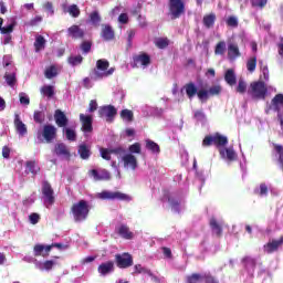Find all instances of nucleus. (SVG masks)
Returning a JSON list of instances; mask_svg holds the SVG:
<instances>
[{"instance_id":"2f4dec72","label":"nucleus","mask_w":283,"mask_h":283,"mask_svg":"<svg viewBox=\"0 0 283 283\" xmlns=\"http://www.w3.org/2000/svg\"><path fill=\"white\" fill-rule=\"evenodd\" d=\"M42 96H46V98H52L55 94L54 86L52 85H44L40 90Z\"/></svg>"},{"instance_id":"69168bd1","label":"nucleus","mask_w":283,"mask_h":283,"mask_svg":"<svg viewBox=\"0 0 283 283\" xmlns=\"http://www.w3.org/2000/svg\"><path fill=\"white\" fill-rule=\"evenodd\" d=\"M43 266H44L45 271H52V269L54 266V261L48 260L43 263Z\"/></svg>"},{"instance_id":"58836bf2","label":"nucleus","mask_w":283,"mask_h":283,"mask_svg":"<svg viewBox=\"0 0 283 283\" xmlns=\"http://www.w3.org/2000/svg\"><path fill=\"white\" fill-rule=\"evenodd\" d=\"M273 147L276 154L279 155L277 161L283 171V146L279 144H273Z\"/></svg>"},{"instance_id":"f03ea898","label":"nucleus","mask_w":283,"mask_h":283,"mask_svg":"<svg viewBox=\"0 0 283 283\" xmlns=\"http://www.w3.org/2000/svg\"><path fill=\"white\" fill-rule=\"evenodd\" d=\"M114 72H116V69H109V61L106 59H99L96 61V67L93 70L91 78L93 81H101V78H107V76H112Z\"/></svg>"},{"instance_id":"a878e982","label":"nucleus","mask_w":283,"mask_h":283,"mask_svg":"<svg viewBox=\"0 0 283 283\" xmlns=\"http://www.w3.org/2000/svg\"><path fill=\"white\" fill-rule=\"evenodd\" d=\"M216 13H209L203 15L202 23L205 28H207L208 30H210V28H213V25H216Z\"/></svg>"},{"instance_id":"bb28decb","label":"nucleus","mask_w":283,"mask_h":283,"mask_svg":"<svg viewBox=\"0 0 283 283\" xmlns=\"http://www.w3.org/2000/svg\"><path fill=\"white\" fill-rule=\"evenodd\" d=\"M213 136L214 145L217 147H227V145H229V138H227V136L221 135L220 133H216Z\"/></svg>"},{"instance_id":"c85d7f7f","label":"nucleus","mask_w":283,"mask_h":283,"mask_svg":"<svg viewBox=\"0 0 283 283\" xmlns=\"http://www.w3.org/2000/svg\"><path fill=\"white\" fill-rule=\"evenodd\" d=\"M54 154H56V156H70V149H67L64 143H60L55 145Z\"/></svg>"},{"instance_id":"39448f33","label":"nucleus","mask_w":283,"mask_h":283,"mask_svg":"<svg viewBox=\"0 0 283 283\" xmlns=\"http://www.w3.org/2000/svg\"><path fill=\"white\" fill-rule=\"evenodd\" d=\"M98 198H101V200H120L123 202H132V196L120 191L112 192L104 190L98 195Z\"/></svg>"},{"instance_id":"5701e85b","label":"nucleus","mask_w":283,"mask_h":283,"mask_svg":"<svg viewBox=\"0 0 283 283\" xmlns=\"http://www.w3.org/2000/svg\"><path fill=\"white\" fill-rule=\"evenodd\" d=\"M77 154L82 160H88L90 156H92V150L87 144H81L77 149Z\"/></svg>"},{"instance_id":"6e6552de","label":"nucleus","mask_w":283,"mask_h":283,"mask_svg":"<svg viewBox=\"0 0 283 283\" xmlns=\"http://www.w3.org/2000/svg\"><path fill=\"white\" fill-rule=\"evenodd\" d=\"M116 114H118V111L116 109V107H114V105H105L99 107L98 109L99 118H105L106 123H114Z\"/></svg>"},{"instance_id":"774afa93","label":"nucleus","mask_w":283,"mask_h":283,"mask_svg":"<svg viewBox=\"0 0 283 283\" xmlns=\"http://www.w3.org/2000/svg\"><path fill=\"white\" fill-rule=\"evenodd\" d=\"M260 196H266V193H269V187L266 186V184H261L260 185Z\"/></svg>"},{"instance_id":"4468645a","label":"nucleus","mask_w":283,"mask_h":283,"mask_svg":"<svg viewBox=\"0 0 283 283\" xmlns=\"http://www.w3.org/2000/svg\"><path fill=\"white\" fill-rule=\"evenodd\" d=\"M114 261H106L104 263H101L97 268V273L105 277V275H109V273H114L115 271Z\"/></svg>"},{"instance_id":"e2e57ef3","label":"nucleus","mask_w":283,"mask_h":283,"mask_svg":"<svg viewBox=\"0 0 283 283\" xmlns=\"http://www.w3.org/2000/svg\"><path fill=\"white\" fill-rule=\"evenodd\" d=\"M127 34H128V36H127L128 48H132V41H134V36H136V31L128 30Z\"/></svg>"},{"instance_id":"e433bc0d","label":"nucleus","mask_w":283,"mask_h":283,"mask_svg":"<svg viewBox=\"0 0 283 283\" xmlns=\"http://www.w3.org/2000/svg\"><path fill=\"white\" fill-rule=\"evenodd\" d=\"M4 80L9 87H14L17 85V73H6Z\"/></svg>"},{"instance_id":"09e8293b","label":"nucleus","mask_w":283,"mask_h":283,"mask_svg":"<svg viewBox=\"0 0 283 283\" xmlns=\"http://www.w3.org/2000/svg\"><path fill=\"white\" fill-rule=\"evenodd\" d=\"M235 91L238 92V94L247 93V82L243 78L239 80Z\"/></svg>"},{"instance_id":"0eeeda50","label":"nucleus","mask_w":283,"mask_h":283,"mask_svg":"<svg viewBox=\"0 0 283 283\" xmlns=\"http://www.w3.org/2000/svg\"><path fill=\"white\" fill-rule=\"evenodd\" d=\"M115 264L118 269H129L134 266V256L127 252L115 254Z\"/></svg>"},{"instance_id":"864d4df0","label":"nucleus","mask_w":283,"mask_h":283,"mask_svg":"<svg viewBox=\"0 0 283 283\" xmlns=\"http://www.w3.org/2000/svg\"><path fill=\"white\" fill-rule=\"evenodd\" d=\"M99 151L104 160H112V149L101 148Z\"/></svg>"},{"instance_id":"8fccbe9b","label":"nucleus","mask_w":283,"mask_h":283,"mask_svg":"<svg viewBox=\"0 0 283 283\" xmlns=\"http://www.w3.org/2000/svg\"><path fill=\"white\" fill-rule=\"evenodd\" d=\"M81 50L83 54H90L92 52V42L91 41H84L81 43Z\"/></svg>"},{"instance_id":"7c9ffc66","label":"nucleus","mask_w":283,"mask_h":283,"mask_svg":"<svg viewBox=\"0 0 283 283\" xmlns=\"http://www.w3.org/2000/svg\"><path fill=\"white\" fill-rule=\"evenodd\" d=\"M44 76H45V78L52 80V78L59 76V70L56 69L55 65H51L45 69Z\"/></svg>"},{"instance_id":"f704fd0d","label":"nucleus","mask_w":283,"mask_h":283,"mask_svg":"<svg viewBox=\"0 0 283 283\" xmlns=\"http://www.w3.org/2000/svg\"><path fill=\"white\" fill-rule=\"evenodd\" d=\"M227 52V42L220 41L217 43L214 48V54L216 56H222Z\"/></svg>"},{"instance_id":"9b49d317","label":"nucleus","mask_w":283,"mask_h":283,"mask_svg":"<svg viewBox=\"0 0 283 283\" xmlns=\"http://www.w3.org/2000/svg\"><path fill=\"white\" fill-rule=\"evenodd\" d=\"M133 67H138V65H143V67H148L151 65V56L149 54L142 52L139 54L133 55Z\"/></svg>"},{"instance_id":"c756f323","label":"nucleus","mask_w":283,"mask_h":283,"mask_svg":"<svg viewBox=\"0 0 283 283\" xmlns=\"http://www.w3.org/2000/svg\"><path fill=\"white\" fill-rule=\"evenodd\" d=\"M169 17L176 19L178 17V0H169Z\"/></svg>"},{"instance_id":"20e7f679","label":"nucleus","mask_w":283,"mask_h":283,"mask_svg":"<svg viewBox=\"0 0 283 283\" xmlns=\"http://www.w3.org/2000/svg\"><path fill=\"white\" fill-rule=\"evenodd\" d=\"M269 93V88L263 81L252 82L248 90L249 96L254 101H264L266 98V94Z\"/></svg>"},{"instance_id":"dca6fc26","label":"nucleus","mask_w":283,"mask_h":283,"mask_svg":"<svg viewBox=\"0 0 283 283\" xmlns=\"http://www.w3.org/2000/svg\"><path fill=\"white\" fill-rule=\"evenodd\" d=\"M54 120L57 127H67V124L70 123V119H67V115L61 109H56L54 113Z\"/></svg>"},{"instance_id":"a19ab883","label":"nucleus","mask_w":283,"mask_h":283,"mask_svg":"<svg viewBox=\"0 0 283 283\" xmlns=\"http://www.w3.org/2000/svg\"><path fill=\"white\" fill-rule=\"evenodd\" d=\"M67 12L70 15L73 17V19H77V17H81V9H78V6L71 4L67 9Z\"/></svg>"},{"instance_id":"680f3d73","label":"nucleus","mask_w":283,"mask_h":283,"mask_svg":"<svg viewBox=\"0 0 283 283\" xmlns=\"http://www.w3.org/2000/svg\"><path fill=\"white\" fill-rule=\"evenodd\" d=\"M96 109H98V103L96 102V99H92L88 104V112L94 113L96 112Z\"/></svg>"},{"instance_id":"f8f14e48","label":"nucleus","mask_w":283,"mask_h":283,"mask_svg":"<svg viewBox=\"0 0 283 283\" xmlns=\"http://www.w3.org/2000/svg\"><path fill=\"white\" fill-rule=\"evenodd\" d=\"M80 122L82 123V132L84 134H92L94 132L92 115L80 114Z\"/></svg>"},{"instance_id":"3c124183","label":"nucleus","mask_w":283,"mask_h":283,"mask_svg":"<svg viewBox=\"0 0 283 283\" xmlns=\"http://www.w3.org/2000/svg\"><path fill=\"white\" fill-rule=\"evenodd\" d=\"M69 63L73 66L81 65V63H83V57L81 55L70 56Z\"/></svg>"},{"instance_id":"338daca9","label":"nucleus","mask_w":283,"mask_h":283,"mask_svg":"<svg viewBox=\"0 0 283 283\" xmlns=\"http://www.w3.org/2000/svg\"><path fill=\"white\" fill-rule=\"evenodd\" d=\"M111 154H115L116 156H123V154H125V150L123 147H117L111 149Z\"/></svg>"},{"instance_id":"cd10ccee","label":"nucleus","mask_w":283,"mask_h":283,"mask_svg":"<svg viewBox=\"0 0 283 283\" xmlns=\"http://www.w3.org/2000/svg\"><path fill=\"white\" fill-rule=\"evenodd\" d=\"M224 81L226 83H228V85H230L231 87H233V85H235L238 83V80L235 77V72L232 69H229L226 74H224Z\"/></svg>"},{"instance_id":"72a5a7b5","label":"nucleus","mask_w":283,"mask_h":283,"mask_svg":"<svg viewBox=\"0 0 283 283\" xmlns=\"http://www.w3.org/2000/svg\"><path fill=\"white\" fill-rule=\"evenodd\" d=\"M146 149L153 154H158L160 151V146L151 139H146Z\"/></svg>"},{"instance_id":"4be33fe9","label":"nucleus","mask_w":283,"mask_h":283,"mask_svg":"<svg viewBox=\"0 0 283 283\" xmlns=\"http://www.w3.org/2000/svg\"><path fill=\"white\" fill-rule=\"evenodd\" d=\"M209 224L212 233L217 235V238H222V224H220L213 217L210 219Z\"/></svg>"},{"instance_id":"a211bd4d","label":"nucleus","mask_w":283,"mask_h":283,"mask_svg":"<svg viewBox=\"0 0 283 283\" xmlns=\"http://www.w3.org/2000/svg\"><path fill=\"white\" fill-rule=\"evenodd\" d=\"M124 163V167H129L130 169L135 170L138 167V159L133 154H126L122 158Z\"/></svg>"},{"instance_id":"f3484780","label":"nucleus","mask_w":283,"mask_h":283,"mask_svg":"<svg viewBox=\"0 0 283 283\" xmlns=\"http://www.w3.org/2000/svg\"><path fill=\"white\" fill-rule=\"evenodd\" d=\"M101 36L105 41H114V39H116V33L114 32V29L112 28V25L103 24Z\"/></svg>"},{"instance_id":"412c9836","label":"nucleus","mask_w":283,"mask_h":283,"mask_svg":"<svg viewBox=\"0 0 283 283\" xmlns=\"http://www.w3.org/2000/svg\"><path fill=\"white\" fill-rule=\"evenodd\" d=\"M117 233L124 240H134V232L129 231V227H127V224L119 226L117 229Z\"/></svg>"},{"instance_id":"473e14b6","label":"nucleus","mask_w":283,"mask_h":283,"mask_svg":"<svg viewBox=\"0 0 283 283\" xmlns=\"http://www.w3.org/2000/svg\"><path fill=\"white\" fill-rule=\"evenodd\" d=\"M45 38H43V35H38L34 42L35 52H41V50H45Z\"/></svg>"},{"instance_id":"c9c22d12","label":"nucleus","mask_w":283,"mask_h":283,"mask_svg":"<svg viewBox=\"0 0 283 283\" xmlns=\"http://www.w3.org/2000/svg\"><path fill=\"white\" fill-rule=\"evenodd\" d=\"M33 119L34 123H38V125H43V123H45V112L34 111Z\"/></svg>"},{"instance_id":"a18cd8bd","label":"nucleus","mask_w":283,"mask_h":283,"mask_svg":"<svg viewBox=\"0 0 283 283\" xmlns=\"http://www.w3.org/2000/svg\"><path fill=\"white\" fill-rule=\"evenodd\" d=\"M155 45L159 48V50H165V48L169 46V40L167 38H159L155 42Z\"/></svg>"},{"instance_id":"13d9d810","label":"nucleus","mask_w":283,"mask_h":283,"mask_svg":"<svg viewBox=\"0 0 283 283\" xmlns=\"http://www.w3.org/2000/svg\"><path fill=\"white\" fill-rule=\"evenodd\" d=\"M226 23L229 28H238V18H235V15H230Z\"/></svg>"},{"instance_id":"49530a36","label":"nucleus","mask_w":283,"mask_h":283,"mask_svg":"<svg viewBox=\"0 0 283 283\" xmlns=\"http://www.w3.org/2000/svg\"><path fill=\"white\" fill-rule=\"evenodd\" d=\"M252 8H260V10H264L266 8V3L269 0H250Z\"/></svg>"},{"instance_id":"aec40b11","label":"nucleus","mask_w":283,"mask_h":283,"mask_svg":"<svg viewBox=\"0 0 283 283\" xmlns=\"http://www.w3.org/2000/svg\"><path fill=\"white\" fill-rule=\"evenodd\" d=\"M242 56V53H240V48L235 43H230L228 45V59L230 61H233L238 57Z\"/></svg>"},{"instance_id":"4d7b16f0","label":"nucleus","mask_w":283,"mask_h":283,"mask_svg":"<svg viewBox=\"0 0 283 283\" xmlns=\"http://www.w3.org/2000/svg\"><path fill=\"white\" fill-rule=\"evenodd\" d=\"M43 251H45V245L43 244H35L33 248V253L35 258L42 255Z\"/></svg>"},{"instance_id":"603ef678","label":"nucleus","mask_w":283,"mask_h":283,"mask_svg":"<svg viewBox=\"0 0 283 283\" xmlns=\"http://www.w3.org/2000/svg\"><path fill=\"white\" fill-rule=\"evenodd\" d=\"M211 145H214V136L207 135L202 140V147H211Z\"/></svg>"},{"instance_id":"2eb2a0df","label":"nucleus","mask_w":283,"mask_h":283,"mask_svg":"<svg viewBox=\"0 0 283 283\" xmlns=\"http://www.w3.org/2000/svg\"><path fill=\"white\" fill-rule=\"evenodd\" d=\"M270 109H273V112H276V114H282V109H283V94L282 93L276 94L272 98Z\"/></svg>"},{"instance_id":"b1692460","label":"nucleus","mask_w":283,"mask_h":283,"mask_svg":"<svg viewBox=\"0 0 283 283\" xmlns=\"http://www.w3.org/2000/svg\"><path fill=\"white\" fill-rule=\"evenodd\" d=\"M219 154L222 156V158H227L230 161H233L238 158V155L233 148H222L219 150Z\"/></svg>"},{"instance_id":"9d476101","label":"nucleus","mask_w":283,"mask_h":283,"mask_svg":"<svg viewBox=\"0 0 283 283\" xmlns=\"http://www.w3.org/2000/svg\"><path fill=\"white\" fill-rule=\"evenodd\" d=\"M56 132L54 125L46 124L43 126L42 133L38 134V138H41V136L44 138L45 143H52V140L56 139Z\"/></svg>"},{"instance_id":"393cba45","label":"nucleus","mask_w":283,"mask_h":283,"mask_svg":"<svg viewBox=\"0 0 283 283\" xmlns=\"http://www.w3.org/2000/svg\"><path fill=\"white\" fill-rule=\"evenodd\" d=\"M280 247H282V243L280 242V240H272L271 242H268L264 245L265 253H269V254L275 253V251H277Z\"/></svg>"},{"instance_id":"f257e3e1","label":"nucleus","mask_w":283,"mask_h":283,"mask_svg":"<svg viewBox=\"0 0 283 283\" xmlns=\"http://www.w3.org/2000/svg\"><path fill=\"white\" fill-rule=\"evenodd\" d=\"M185 90L186 95L190 101L197 95L201 103H207L210 96H220L222 93V86L220 85L211 86L208 91L205 88L198 91V86H196L193 82L187 83Z\"/></svg>"},{"instance_id":"ddd939ff","label":"nucleus","mask_w":283,"mask_h":283,"mask_svg":"<svg viewBox=\"0 0 283 283\" xmlns=\"http://www.w3.org/2000/svg\"><path fill=\"white\" fill-rule=\"evenodd\" d=\"M66 34L70 39H73L74 41H77L78 39H85V30L81 29L80 25L73 24L71 25Z\"/></svg>"},{"instance_id":"37998d69","label":"nucleus","mask_w":283,"mask_h":283,"mask_svg":"<svg viewBox=\"0 0 283 283\" xmlns=\"http://www.w3.org/2000/svg\"><path fill=\"white\" fill-rule=\"evenodd\" d=\"M242 264H244V266H251L252 269H255L258 261L251 256H244L242 259Z\"/></svg>"},{"instance_id":"6ab92c4d","label":"nucleus","mask_w":283,"mask_h":283,"mask_svg":"<svg viewBox=\"0 0 283 283\" xmlns=\"http://www.w3.org/2000/svg\"><path fill=\"white\" fill-rule=\"evenodd\" d=\"M13 123L15 132L19 134V136H25V134H28V126L24 125L23 120H21V117L18 114L14 116Z\"/></svg>"},{"instance_id":"bf43d9fd","label":"nucleus","mask_w":283,"mask_h":283,"mask_svg":"<svg viewBox=\"0 0 283 283\" xmlns=\"http://www.w3.org/2000/svg\"><path fill=\"white\" fill-rule=\"evenodd\" d=\"M201 279H202V276L200 274L195 273L191 276H188L187 283H198V282H200Z\"/></svg>"},{"instance_id":"7ed1b4c3","label":"nucleus","mask_w":283,"mask_h":283,"mask_svg":"<svg viewBox=\"0 0 283 283\" xmlns=\"http://www.w3.org/2000/svg\"><path fill=\"white\" fill-rule=\"evenodd\" d=\"M91 209L90 202L82 199L72 205L71 213L73 214L75 222H84V220H87Z\"/></svg>"},{"instance_id":"6e6d98bb","label":"nucleus","mask_w":283,"mask_h":283,"mask_svg":"<svg viewBox=\"0 0 283 283\" xmlns=\"http://www.w3.org/2000/svg\"><path fill=\"white\" fill-rule=\"evenodd\" d=\"M14 25H17V23L12 22L7 27H2V29H0L1 34H11V32H14Z\"/></svg>"},{"instance_id":"79ce46f5","label":"nucleus","mask_w":283,"mask_h":283,"mask_svg":"<svg viewBox=\"0 0 283 283\" xmlns=\"http://www.w3.org/2000/svg\"><path fill=\"white\" fill-rule=\"evenodd\" d=\"M90 21L93 25H98L101 23L102 19H101V14L98 13V11L91 12Z\"/></svg>"},{"instance_id":"423d86ee","label":"nucleus","mask_w":283,"mask_h":283,"mask_svg":"<svg viewBox=\"0 0 283 283\" xmlns=\"http://www.w3.org/2000/svg\"><path fill=\"white\" fill-rule=\"evenodd\" d=\"M42 196L44 198V203L49 207H52V205L56 202V198L54 197V189L48 180L42 182Z\"/></svg>"},{"instance_id":"1a4fd4ad","label":"nucleus","mask_w":283,"mask_h":283,"mask_svg":"<svg viewBox=\"0 0 283 283\" xmlns=\"http://www.w3.org/2000/svg\"><path fill=\"white\" fill-rule=\"evenodd\" d=\"M90 178H93L95 182L112 180V174L107 169H91L88 170Z\"/></svg>"},{"instance_id":"052dcab7","label":"nucleus","mask_w":283,"mask_h":283,"mask_svg":"<svg viewBox=\"0 0 283 283\" xmlns=\"http://www.w3.org/2000/svg\"><path fill=\"white\" fill-rule=\"evenodd\" d=\"M29 220L31 224H39V220H41V216H39V213L36 212H33L29 216Z\"/></svg>"},{"instance_id":"5fc2aeb1","label":"nucleus","mask_w":283,"mask_h":283,"mask_svg":"<svg viewBox=\"0 0 283 283\" xmlns=\"http://www.w3.org/2000/svg\"><path fill=\"white\" fill-rule=\"evenodd\" d=\"M128 151H129V154H140V151H142V146H140V143H135V144H133V145H130L129 147H128Z\"/></svg>"},{"instance_id":"c03bdc74","label":"nucleus","mask_w":283,"mask_h":283,"mask_svg":"<svg viewBox=\"0 0 283 283\" xmlns=\"http://www.w3.org/2000/svg\"><path fill=\"white\" fill-rule=\"evenodd\" d=\"M258 67V57H250L247 62V70L253 73V71Z\"/></svg>"},{"instance_id":"4c0bfd02","label":"nucleus","mask_w":283,"mask_h":283,"mask_svg":"<svg viewBox=\"0 0 283 283\" xmlns=\"http://www.w3.org/2000/svg\"><path fill=\"white\" fill-rule=\"evenodd\" d=\"M27 169H29L30 174H33V176H36L39 171H41V168L36 166L35 160H29L27 161Z\"/></svg>"},{"instance_id":"de8ad7c7","label":"nucleus","mask_w":283,"mask_h":283,"mask_svg":"<svg viewBox=\"0 0 283 283\" xmlns=\"http://www.w3.org/2000/svg\"><path fill=\"white\" fill-rule=\"evenodd\" d=\"M63 132H65V136L69 140L74 143L76 140V130L72 128H64Z\"/></svg>"},{"instance_id":"0e129e2a","label":"nucleus","mask_w":283,"mask_h":283,"mask_svg":"<svg viewBox=\"0 0 283 283\" xmlns=\"http://www.w3.org/2000/svg\"><path fill=\"white\" fill-rule=\"evenodd\" d=\"M118 21L123 24L129 23V15H127V13H120L118 17Z\"/></svg>"},{"instance_id":"ea45409f","label":"nucleus","mask_w":283,"mask_h":283,"mask_svg":"<svg viewBox=\"0 0 283 283\" xmlns=\"http://www.w3.org/2000/svg\"><path fill=\"white\" fill-rule=\"evenodd\" d=\"M120 118H123V120H126L127 123H133L134 122V112H132L129 109H123L120 112Z\"/></svg>"}]
</instances>
